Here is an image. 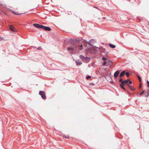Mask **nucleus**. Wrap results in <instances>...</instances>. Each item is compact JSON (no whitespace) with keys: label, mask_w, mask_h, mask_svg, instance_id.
Here are the masks:
<instances>
[{"label":"nucleus","mask_w":149,"mask_h":149,"mask_svg":"<svg viewBox=\"0 0 149 149\" xmlns=\"http://www.w3.org/2000/svg\"><path fill=\"white\" fill-rule=\"evenodd\" d=\"M70 43L72 45V46H71L70 47H68L67 48V50H74L75 49L77 48V47L75 46V42L72 39L70 40Z\"/></svg>","instance_id":"obj_1"},{"label":"nucleus","mask_w":149,"mask_h":149,"mask_svg":"<svg viewBox=\"0 0 149 149\" xmlns=\"http://www.w3.org/2000/svg\"><path fill=\"white\" fill-rule=\"evenodd\" d=\"M39 94L41 96V97L43 100H45L46 99V97L45 95V93L42 91H40Z\"/></svg>","instance_id":"obj_2"},{"label":"nucleus","mask_w":149,"mask_h":149,"mask_svg":"<svg viewBox=\"0 0 149 149\" xmlns=\"http://www.w3.org/2000/svg\"><path fill=\"white\" fill-rule=\"evenodd\" d=\"M80 58L82 60L86 61L88 60L89 59V58L87 57H85L84 56L80 55Z\"/></svg>","instance_id":"obj_3"},{"label":"nucleus","mask_w":149,"mask_h":149,"mask_svg":"<svg viewBox=\"0 0 149 149\" xmlns=\"http://www.w3.org/2000/svg\"><path fill=\"white\" fill-rule=\"evenodd\" d=\"M33 25L36 28L42 29L43 26V25H40L39 24L36 23L33 24Z\"/></svg>","instance_id":"obj_4"},{"label":"nucleus","mask_w":149,"mask_h":149,"mask_svg":"<svg viewBox=\"0 0 149 149\" xmlns=\"http://www.w3.org/2000/svg\"><path fill=\"white\" fill-rule=\"evenodd\" d=\"M9 29L11 31L13 32H16V29L12 25H9Z\"/></svg>","instance_id":"obj_5"},{"label":"nucleus","mask_w":149,"mask_h":149,"mask_svg":"<svg viewBox=\"0 0 149 149\" xmlns=\"http://www.w3.org/2000/svg\"><path fill=\"white\" fill-rule=\"evenodd\" d=\"M42 29H43L44 30L46 31H50L51 30V29L50 27L45 26L43 25Z\"/></svg>","instance_id":"obj_6"},{"label":"nucleus","mask_w":149,"mask_h":149,"mask_svg":"<svg viewBox=\"0 0 149 149\" xmlns=\"http://www.w3.org/2000/svg\"><path fill=\"white\" fill-rule=\"evenodd\" d=\"M120 73V71L117 70L116 71L114 74V76L115 78H116L118 77V74Z\"/></svg>","instance_id":"obj_7"},{"label":"nucleus","mask_w":149,"mask_h":149,"mask_svg":"<svg viewBox=\"0 0 149 149\" xmlns=\"http://www.w3.org/2000/svg\"><path fill=\"white\" fill-rule=\"evenodd\" d=\"M14 15H22L24 14L26 12H24L23 13H16L14 11H12Z\"/></svg>","instance_id":"obj_8"},{"label":"nucleus","mask_w":149,"mask_h":149,"mask_svg":"<svg viewBox=\"0 0 149 149\" xmlns=\"http://www.w3.org/2000/svg\"><path fill=\"white\" fill-rule=\"evenodd\" d=\"M109 62H111V61H110V60L109 59H107V61H104V62H103V63L102 64V65H106L107 63H108V64H109L110 63H109Z\"/></svg>","instance_id":"obj_9"},{"label":"nucleus","mask_w":149,"mask_h":149,"mask_svg":"<svg viewBox=\"0 0 149 149\" xmlns=\"http://www.w3.org/2000/svg\"><path fill=\"white\" fill-rule=\"evenodd\" d=\"M125 71H123L119 75V77H123L124 74H125Z\"/></svg>","instance_id":"obj_10"},{"label":"nucleus","mask_w":149,"mask_h":149,"mask_svg":"<svg viewBox=\"0 0 149 149\" xmlns=\"http://www.w3.org/2000/svg\"><path fill=\"white\" fill-rule=\"evenodd\" d=\"M75 63H76V65H80L82 63L81 61H79V60L76 61H75Z\"/></svg>","instance_id":"obj_11"},{"label":"nucleus","mask_w":149,"mask_h":149,"mask_svg":"<svg viewBox=\"0 0 149 149\" xmlns=\"http://www.w3.org/2000/svg\"><path fill=\"white\" fill-rule=\"evenodd\" d=\"M127 85H128V87L130 89L131 91H133V90H135V88H132V86L130 85H129L128 84H127Z\"/></svg>","instance_id":"obj_12"},{"label":"nucleus","mask_w":149,"mask_h":149,"mask_svg":"<svg viewBox=\"0 0 149 149\" xmlns=\"http://www.w3.org/2000/svg\"><path fill=\"white\" fill-rule=\"evenodd\" d=\"M109 46L112 48H114L116 47V46L113 45L112 44H109Z\"/></svg>","instance_id":"obj_13"},{"label":"nucleus","mask_w":149,"mask_h":149,"mask_svg":"<svg viewBox=\"0 0 149 149\" xmlns=\"http://www.w3.org/2000/svg\"><path fill=\"white\" fill-rule=\"evenodd\" d=\"M130 80V79H128L126 80H125V81H124V82L126 84H127V83Z\"/></svg>","instance_id":"obj_14"},{"label":"nucleus","mask_w":149,"mask_h":149,"mask_svg":"<svg viewBox=\"0 0 149 149\" xmlns=\"http://www.w3.org/2000/svg\"><path fill=\"white\" fill-rule=\"evenodd\" d=\"M84 41L85 43L88 44L89 45H91L90 43L89 42H88V41H87L86 40H84Z\"/></svg>","instance_id":"obj_15"},{"label":"nucleus","mask_w":149,"mask_h":149,"mask_svg":"<svg viewBox=\"0 0 149 149\" xmlns=\"http://www.w3.org/2000/svg\"><path fill=\"white\" fill-rule=\"evenodd\" d=\"M107 59H108L106 58L105 57H103L102 58V60L104 61H107Z\"/></svg>","instance_id":"obj_16"},{"label":"nucleus","mask_w":149,"mask_h":149,"mask_svg":"<svg viewBox=\"0 0 149 149\" xmlns=\"http://www.w3.org/2000/svg\"><path fill=\"white\" fill-rule=\"evenodd\" d=\"M120 86L121 87V88L123 89L125 91V88H124V85H120Z\"/></svg>","instance_id":"obj_17"},{"label":"nucleus","mask_w":149,"mask_h":149,"mask_svg":"<svg viewBox=\"0 0 149 149\" xmlns=\"http://www.w3.org/2000/svg\"><path fill=\"white\" fill-rule=\"evenodd\" d=\"M126 75L127 76V77H128L130 75V73L129 72H125V73Z\"/></svg>","instance_id":"obj_18"},{"label":"nucleus","mask_w":149,"mask_h":149,"mask_svg":"<svg viewBox=\"0 0 149 149\" xmlns=\"http://www.w3.org/2000/svg\"><path fill=\"white\" fill-rule=\"evenodd\" d=\"M63 137H65L66 139L69 138V136H67V135H63Z\"/></svg>","instance_id":"obj_19"},{"label":"nucleus","mask_w":149,"mask_h":149,"mask_svg":"<svg viewBox=\"0 0 149 149\" xmlns=\"http://www.w3.org/2000/svg\"><path fill=\"white\" fill-rule=\"evenodd\" d=\"M137 77L139 81L140 82H141V78L139 76H137Z\"/></svg>","instance_id":"obj_20"},{"label":"nucleus","mask_w":149,"mask_h":149,"mask_svg":"<svg viewBox=\"0 0 149 149\" xmlns=\"http://www.w3.org/2000/svg\"><path fill=\"white\" fill-rule=\"evenodd\" d=\"M144 92H145V90L143 91H142V92H141L140 93V95H142L143 94V93H144Z\"/></svg>","instance_id":"obj_21"},{"label":"nucleus","mask_w":149,"mask_h":149,"mask_svg":"<svg viewBox=\"0 0 149 149\" xmlns=\"http://www.w3.org/2000/svg\"><path fill=\"white\" fill-rule=\"evenodd\" d=\"M124 81H123L121 82V83L120 84V85H124L125 84L124 82Z\"/></svg>","instance_id":"obj_22"},{"label":"nucleus","mask_w":149,"mask_h":149,"mask_svg":"<svg viewBox=\"0 0 149 149\" xmlns=\"http://www.w3.org/2000/svg\"><path fill=\"white\" fill-rule=\"evenodd\" d=\"M149 95V94L148 93L146 95L145 94V96L146 97H148V95Z\"/></svg>","instance_id":"obj_23"},{"label":"nucleus","mask_w":149,"mask_h":149,"mask_svg":"<svg viewBox=\"0 0 149 149\" xmlns=\"http://www.w3.org/2000/svg\"><path fill=\"white\" fill-rule=\"evenodd\" d=\"M91 77L89 75V76H87L86 77V79H88L89 78H90Z\"/></svg>","instance_id":"obj_24"},{"label":"nucleus","mask_w":149,"mask_h":149,"mask_svg":"<svg viewBox=\"0 0 149 149\" xmlns=\"http://www.w3.org/2000/svg\"><path fill=\"white\" fill-rule=\"evenodd\" d=\"M147 85L148 86V87H149V81H148L147 80Z\"/></svg>","instance_id":"obj_25"},{"label":"nucleus","mask_w":149,"mask_h":149,"mask_svg":"<svg viewBox=\"0 0 149 149\" xmlns=\"http://www.w3.org/2000/svg\"><path fill=\"white\" fill-rule=\"evenodd\" d=\"M82 50V49L81 48H79L78 49V51L79 52H80V51H81Z\"/></svg>","instance_id":"obj_26"},{"label":"nucleus","mask_w":149,"mask_h":149,"mask_svg":"<svg viewBox=\"0 0 149 149\" xmlns=\"http://www.w3.org/2000/svg\"><path fill=\"white\" fill-rule=\"evenodd\" d=\"M123 81L122 80V78H120L119 80V81L120 82H121Z\"/></svg>","instance_id":"obj_27"},{"label":"nucleus","mask_w":149,"mask_h":149,"mask_svg":"<svg viewBox=\"0 0 149 149\" xmlns=\"http://www.w3.org/2000/svg\"><path fill=\"white\" fill-rule=\"evenodd\" d=\"M130 84H131L132 83V81H131L130 80L129 81H128V82Z\"/></svg>","instance_id":"obj_28"},{"label":"nucleus","mask_w":149,"mask_h":149,"mask_svg":"<svg viewBox=\"0 0 149 149\" xmlns=\"http://www.w3.org/2000/svg\"><path fill=\"white\" fill-rule=\"evenodd\" d=\"M83 47V45L82 44L81 45L79 46V48H81Z\"/></svg>","instance_id":"obj_29"},{"label":"nucleus","mask_w":149,"mask_h":149,"mask_svg":"<svg viewBox=\"0 0 149 149\" xmlns=\"http://www.w3.org/2000/svg\"><path fill=\"white\" fill-rule=\"evenodd\" d=\"M42 48L40 47H39L37 48V49L38 50H41V49Z\"/></svg>","instance_id":"obj_30"},{"label":"nucleus","mask_w":149,"mask_h":149,"mask_svg":"<svg viewBox=\"0 0 149 149\" xmlns=\"http://www.w3.org/2000/svg\"><path fill=\"white\" fill-rule=\"evenodd\" d=\"M2 39H3L2 37H0V40H1Z\"/></svg>","instance_id":"obj_31"},{"label":"nucleus","mask_w":149,"mask_h":149,"mask_svg":"<svg viewBox=\"0 0 149 149\" xmlns=\"http://www.w3.org/2000/svg\"><path fill=\"white\" fill-rule=\"evenodd\" d=\"M141 88V85H140V86L139 87V89H140Z\"/></svg>","instance_id":"obj_32"},{"label":"nucleus","mask_w":149,"mask_h":149,"mask_svg":"<svg viewBox=\"0 0 149 149\" xmlns=\"http://www.w3.org/2000/svg\"><path fill=\"white\" fill-rule=\"evenodd\" d=\"M148 93L149 94V90H148V91H147V93Z\"/></svg>","instance_id":"obj_33"},{"label":"nucleus","mask_w":149,"mask_h":149,"mask_svg":"<svg viewBox=\"0 0 149 149\" xmlns=\"http://www.w3.org/2000/svg\"><path fill=\"white\" fill-rule=\"evenodd\" d=\"M94 8H97V7H95V6H94Z\"/></svg>","instance_id":"obj_34"},{"label":"nucleus","mask_w":149,"mask_h":149,"mask_svg":"<svg viewBox=\"0 0 149 149\" xmlns=\"http://www.w3.org/2000/svg\"><path fill=\"white\" fill-rule=\"evenodd\" d=\"M2 5L1 4H0V5Z\"/></svg>","instance_id":"obj_35"}]
</instances>
